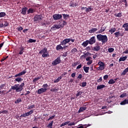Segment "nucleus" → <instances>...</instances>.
<instances>
[{
    "instance_id": "24",
    "label": "nucleus",
    "mask_w": 128,
    "mask_h": 128,
    "mask_svg": "<svg viewBox=\"0 0 128 128\" xmlns=\"http://www.w3.org/2000/svg\"><path fill=\"white\" fill-rule=\"evenodd\" d=\"M34 12H36V10H34V9L30 8L28 10L27 12L28 14H34Z\"/></svg>"
},
{
    "instance_id": "38",
    "label": "nucleus",
    "mask_w": 128,
    "mask_h": 128,
    "mask_svg": "<svg viewBox=\"0 0 128 128\" xmlns=\"http://www.w3.org/2000/svg\"><path fill=\"white\" fill-rule=\"evenodd\" d=\"M36 42V40H34L32 38H30L28 40V42H30V43H32V42Z\"/></svg>"
},
{
    "instance_id": "18",
    "label": "nucleus",
    "mask_w": 128,
    "mask_h": 128,
    "mask_svg": "<svg viewBox=\"0 0 128 128\" xmlns=\"http://www.w3.org/2000/svg\"><path fill=\"white\" fill-rule=\"evenodd\" d=\"M62 16H63V18L64 20H68V18H70V14H62Z\"/></svg>"
},
{
    "instance_id": "32",
    "label": "nucleus",
    "mask_w": 128,
    "mask_h": 128,
    "mask_svg": "<svg viewBox=\"0 0 128 128\" xmlns=\"http://www.w3.org/2000/svg\"><path fill=\"white\" fill-rule=\"evenodd\" d=\"M66 24L68 23L66 22V20H64L62 21V24L60 25V28H64V26H66Z\"/></svg>"
},
{
    "instance_id": "16",
    "label": "nucleus",
    "mask_w": 128,
    "mask_h": 128,
    "mask_svg": "<svg viewBox=\"0 0 128 128\" xmlns=\"http://www.w3.org/2000/svg\"><path fill=\"white\" fill-rule=\"evenodd\" d=\"M92 56V54L90 52H87L86 53H84V55L81 56L80 58H86V56Z\"/></svg>"
},
{
    "instance_id": "41",
    "label": "nucleus",
    "mask_w": 128,
    "mask_h": 128,
    "mask_svg": "<svg viewBox=\"0 0 128 128\" xmlns=\"http://www.w3.org/2000/svg\"><path fill=\"white\" fill-rule=\"evenodd\" d=\"M26 113H27V115L28 116H30V114H34V110H32L29 111L28 112H27Z\"/></svg>"
},
{
    "instance_id": "31",
    "label": "nucleus",
    "mask_w": 128,
    "mask_h": 128,
    "mask_svg": "<svg viewBox=\"0 0 128 128\" xmlns=\"http://www.w3.org/2000/svg\"><path fill=\"white\" fill-rule=\"evenodd\" d=\"M121 106H124L125 104H128V102L126 101V99L124 100L122 102L120 103Z\"/></svg>"
},
{
    "instance_id": "46",
    "label": "nucleus",
    "mask_w": 128,
    "mask_h": 128,
    "mask_svg": "<svg viewBox=\"0 0 128 128\" xmlns=\"http://www.w3.org/2000/svg\"><path fill=\"white\" fill-rule=\"evenodd\" d=\"M17 30H18V32H22V30H24V28L22 27V26L18 27L17 28Z\"/></svg>"
},
{
    "instance_id": "27",
    "label": "nucleus",
    "mask_w": 128,
    "mask_h": 128,
    "mask_svg": "<svg viewBox=\"0 0 128 128\" xmlns=\"http://www.w3.org/2000/svg\"><path fill=\"white\" fill-rule=\"evenodd\" d=\"M86 110V107H80L78 111V113L80 114V112H84V110Z\"/></svg>"
},
{
    "instance_id": "33",
    "label": "nucleus",
    "mask_w": 128,
    "mask_h": 128,
    "mask_svg": "<svg viewBox=\"0 0 128 128\" xmlns=\"http://www.w3.org/2000/svg\"><path fill=\"white\" fill-rule=\"evenodd\" d=\"M70 122V121H68L66 122H65L60 125V128H62V126H66V124H68Z\"/></svg>"
},
{
    "instance_id": "14",
    "label": "nucleus",
    "mask_w": 128,
    "mask_h": 128,
    "mask_svg": "<svg viewBox=\"0 0 128 128\" xmlns=\"http://www.w3.org/2000/svg\"><path fill=\"white\" fill-rule=\"evenodd\" d=\"M100 50V46L98 44H97L93 48V50H94V52H98Z\"/></svg>"
},
{
    "instance_id": "30",
    "label": "nucleus",
    "mask_w": 128,
    "mask_h": 128,
    "mask_svg": "<svg viewBox=\"0 0 128 128\" xmlns=\"http://www.w3.org/2000/svg\"><path fill=\"white\" fill-rule=\"evenodd\" d=\"M116 28H112L110 30H109V32H110L111 34H112L114 32H116Z\"/></svg>"
},
{
    "instance_id": "51",
    "label": "nucleus",
    "mask_w": 128,
    "mask_h": 128,
    "mask_svg": "<svg viewBox=\"0 0 128 128\" xmlns=\"http://www.w3.org/2000/svg\"><path fill=\"white\" fill-rule=\"evenodd\" d=\"M115 16H117L118 18H122V13H118L116 15L115 14Z\"/></svg>"
},
{
    "instance_id": "15",
    "label": "nucleus",
    "mask_w": 128,
    "mask_h": 128,
    "mask_svg": "<svg viewBox=\"0 0 128 128\" xmlns=\"http://www.w3.org/2000/svg\"><path fill=\"white\" fill-rule=\"evenodd\" d=\"M26 10H28V8L24 7L22 8L21 14L24 16H26Z\"/></svg>"
},
{
    "instance_id": "20",
    "label": "nucleus",
    "mask_w": 128,
    "mask_h": 128,
    "mask_svg": "<svg viewBox=\"0 0 128 128\" xmlns=\"http://www.w3.org/2000/svg\"><path fill=\"white\" fill-rule=\"evenodd\" d=\"M56 50H64V48L62 47V44L57 45L56 46Z\"/></svg>"
},
{
    "instance_id": "40",
    "label": "nucleus",
    "mask_w": 128,
    "mask_h": 128,
    "mask_svg": "<svg viewBox=\"0 0 128 128\" xmlns=\"http://www.w3.org/2000/svg\"><path fill=\"white\" fill-rule=\"evenodd\" d=\"M6 12H0V18H4V16H6Z\"/></svg>"
},
{
    "instance_id": "49",
    "label": "nucleus",
    "mask_w": 128,
    "mask_h": 128,
    "mask_svg": "<svg viewBox=\"0 0 128 128\" xmlns=\"http://www.w3.org/2000/svg\"><path fill=\"white\" fill-rule=\"evenodd\" d=\"M80 86H82V88H84V86H86V82H82V85L80 84Z\"/></svg>"
},
{
    "instance_id": "52",
    "label": "nucleus",
    "mask_w": 128,
    "mask_h": 128,
    "mask_svg": "<svg viewBox=\"0 0 128 128\" xmlns=\"http://www.w3.org/2000/svg\"><path fill=\"white\" fill-rule=\"evenodd\" d=\"M114 48H109L108 49V52H114Z\"/></svg>"
},
{
    "instance_id": "26",
    "label": "nucleus",
    "mask_w": 128,
    "mask_h": 128,
    "mask_svg": "<svg viewBox=\"0 0 128 128\" xmlns=\"http://www.w3.org/2000/svg\"><path fill=\"white\" fill-rule=\"evenodd\" d=\"M88 44H90L88 40H86V41H84L82 42V46H84V48H86Z\"/></svg>"
},
{
    "instance_id": "61",
    "label": "nucleus",
    "mask_w": 128,
    "mask_h": 128,
    "mask_svg": "<svg viewBox=\"0 0 128 128\" xmlns=\"http://www.w3.org/2000/svg\"><path fill=\"white\" fill-rule=\"evenodd\" d=\"M122 28H128V23H124L122 25Z\"/></svg>"
},
{
    "instance_id": "60",
    "label": "nucleus",
    "mask_w": 128,
    "mask_h": 128,
    "mask_svg": "<svg viewBox=\"0 0 128 128\" xmlns=\"http://www.w3.org/2000/svg\"><path fill=\"white\" fill-rule=\"evenodd\" d=\"M92 64V60H90L87 62V64L90 66V64Z\"/></svg>"
},
{
    "instance_id": "53",
    "label": "nucleus",
    "mask_w": 128,
    "mask_h": 128,
    "mask_svg": "<svg viewBox=\"0 0 128 128\" xmlns=\"http://www.w3.org/2000/svg\"><path fill=\"white\" fill-rule=\"evenodd\" d=\"M104 80H106L108 78V75H104L103 77Z\"/></svg>"
},
{
    "instance_id": "9",
    "label": "nucleus",
    "mask_w": 128,
    "mask_h": 128,
    "mask_svg": "<svg viewBox=\"0 0 128 128\" xmlns=\"http://www.w3.org/2000/svg\"><path fill=\"white\" fill-rule=\"evenodd\" d=\"M26 74V70H24L23 71L18 73V74H15L14 78H18V76H20L24 74Z\"/></svg>"
},
{
    "instance_id": "1",
    "label": "nucleus",
    "mask_w": 128,
    "mask_h": 128,
    "mask_svg": "<svg viewBox=\"0 0 128 128\" xmlns=\"http://www.w3.org/2000/svg\"><path fill=\"white\" fill-rule=\"evenodd\" d=\"M24 82H22L20 84H16L13 86H11V88L10 90L7 92V94L8 92H10L12 90H15L16 92H22V90H24Z\"/></svg>"
},
{
    "instance_id": "3",
    "label": "nucleus",
    "mask_w": 128,
    "mask_h": 128,
    "mask_svg": "<svg viewBox=\"0 0 128 128\" xmlns=\"http://www.w3.org/2000/svg\"><path fill=\"white\" fill-rule=\"evenodd\" d=\"M39 54H42V58H48V48H44L39 52Z\"/></svg>"
},
{
    "instance_id": "64",
    "label": "nucleus",
    "mask_w": 128,
    "mask_h": 128,
    "mask_svg": "<svg viewBox=\"0 0 128 128\" xmlns=\"http://www.w3.org/2000/svg\"><path fill=\"white\" fill-rule=\"evenodd\" d=\"M122 54H128V48L126 49L123 52Z\"/></svg>"
},
{
    "instance_id": "39",
    "label": "nucleus",
    "mask_w": 128,
    "mask_h": 128,
    "mask_svg": "<svg viewBox=\"0 0 128 128\" xmlns=\"http://www.w3.org/2000/svg\"><path fill=\"white\" fill-rule=\"evenodd\" d=\"M22 98H18V99H17L15 102L14 103L15 104H19V102H22Z\"/></svg>"
},
{
    "instance_id": "23",
    "label": "nucleus",
    "mask_w": 128,
    "mask_h": 128,
    "mask_svg": "<svg viewBox=\"0 0 128 128\" xmlns=\"http://www.w3.org/2000/svg\"><path fill=\"white\" fill-rule=\"evenodd\" d=\"M128 58V56H125L123 57H120V59L118 60L119 62H124Z\"/></svg>"
},
{
    "instance_id": "45",
    "label": "nucleus",
    "mask_w": 128,
    "mask_h": 128,
    "mask_svg": "<svg viewBox=\"0 0 128 128\" xmlns=\"http://www.w3.org/2000/svg\"><path fill=\"white\" fill-rule=\"evenodd\" d=\"M52 124H54V120H52L51 122H50L48 125V128H52Z\"/></svg>"
},
{
    "instance_id": "28",
    "label": "nucleus",
    "mask_w": 128,
    "mask_h": 128,
    "mask_svg": "<svg viewBox=\"0 0 128 128\" xmlns=\"http://www.w3.org/2000/svg\"><path fill=\"white\" fill-rule=\"evenodd\" d=\"M106 86L104 84L98 85L96 88V90H102V88H104Z\"/></svg>"
},
{
    "instance_id": "2",
    "label": "nucleus",
    "mask_w": 128,
    "mask_h": 128,
    "mask_svg": "<svg viewBox=\"0 0 128 128\" xmlns=\"http://www.w3.org/2000/svg\"><path fill=\"white\" fill-rule=\"evenodd\" d=\"M96 38L98 42H102V44H106L108 42V39L106 35H102V34H98L96 36Z\"/></svg>"
},
{
    "instance_id": "8",
    "label": "nucleus",
    "mask_w": 128,
    "mask_h": 128,
    "mask_svg": "<svg viewBox=\"0 0 128 128\" xmlns=\"http://www.w3.org/2000/svg\"><path fill=\"white\" fill-rule=\"evenodd\" d=\"M96 36H92L90 38L89 40H88V42H89V44H96Z\"/></svg>"
},
{
    "instance_id": "21",
    "label": "nucleus",
    "mask_w": 128,
    "mask_h": 128,
    "mask_svg": "<svg viewBox=\"0 0 128 128\" xmlns=\"http://www.w3.org/2000/svg\"><path fill=\"white\" fill-rule=\"evenodd\" d=\"M92 10H94V8H92V6H88V8L86 7V12H92Z\"/></svg>"
},
{
    "instance_id": "42",
    "label": "nucleus",
    "mask_w": 128,
    "mask_h": 128,
    "mask_svg": "<svg viewBox=\"0 0 128 128\" xmlns=\"http://www.w3.org/2000/svg\"><path fill=\"white\" fill-rule=\"evenodd\" d=\"M122 4H124V6H125L126 8H128V0H125V2H123L122 3Z\"/></svg>"
},
{
    "instance_id": "22",
    "label": "nucleus",
    "mask_w": 128,
    "mask_h": 128,
    "mask_svg": "<svg viewBox=\"0 0 128 128\" xmlns=\"http://www.w3.org/2000/svg\"><path fill=\"white\" fill-rule=\"evenodd\" d=\"M98 30V28H92L91 30H88V32L90 34H94V32H96Z\"/></svg>"
},
{
    "instance_id": "55",
    "label": "nucleus",
    "mask_w": 128,
    "mask_h": 128,
    "mask_svg": "<svg viewBox=\"0 0 128 128\" xmlns=\"http://www.w3.org/2000/svg\"><path fill=\"white\" fill-rule=\"evenodd\" d=\"M126 96V93H123L120 96V98H124Z\"/></svg>"
},
{
    "instance_id": "54",
    "label": "nucleus",
    "mask_w": 128,
    "mask_h": 128,
    "mask_svg": "<svg viewBox=\"0 0 128 128\" xmlns=\"http://www.w3.org/2000/svg\"><path fill=\"white\" fill-rule=\"evenodd\" d=\"M42 86V88H48V84H43Z\"/></svg>"
},
{
    "instance_id": "10",
    "label": "nucleus",
    "mask_w": 128,
    "mask_h": 128,
    "mask_svg": "<svg viewBox=\"0 0 128 128\" xmlns=\"http://www.w3.org/2000/svg\"><path fill=\"white\" fill-rule=\"evenodd\" d=\"M62 46H66V44H68L70 42V38H66L64 39L61 42Z\"/></svg>"
},
{
    "instance_id": "13",
    "label": "nucleus",
    "mask_w": 128,
    "mask_h": 128,
    "mask_svg": "<svg viewBox=\"0 0 128 128\" xmlns=\"http://www.w3.org/2000/svg\"><path fill=\"white\" fill-rule=\"evenodd\" d=\"M60 28V26L58 24H54L51 28V30H56V29L58 30Z\"/></svg>"
},
{
    "instance_id": "43",
    "label": "nucleus",
    "mask_w": 128,
    "mask_h": 128,
    "mask_svg": "<svg viewBox=\"0 0 128 128\" xmlns=\"http://www.w3.org/2000/svg\"><path fill=\"white\" fill-rule=\"evenodd\" d=\"M4 86H6V84H2L0 85V90H4Z\"/></svg>"
},
{
    "instance_id": "17",
    "label": "nucleus",
    "mask_w": 128,
    "mask_h": 128,
    "mask_svg": "<svg viewBox=\"0 0 128 128\" xmlns=\"http://www.w3.org/2000/svg\"><path fill=\"white\" fill-rule=\"evenodd\" d=\"M70 6H72V8L74 7L76 8V6H78V3L74 1H72L71 2H70Z\"/></svg>"
},
{
    "instance_id": "37",
    "label": "nucleus",
    "mask_w": 128,
    "mask_h": 128,
    "mask_svg": "<svg viewBox=\"0 0 128 128\" xmlns=\"http://www.w3.org/2000/svg\"><path fill=\"white\" fill-rule=\"evenodd\" d=\"M84 70L85 72L88 73V70H90V67H84Z\"/></svg>"
},
{
    "instance_id": "59",
    "label": "nucleus",
    "mask_w": 128,
    "mask_h": 128,
    "mask_svg": "<svg viewBox=\"0 0 128 128\" xmlns=\"http://www.w3.org/2000/svg\"><path fill=\"white\" fill-rule=\"evenodd\" d=\"M92 60V58L90 56H88L86 58V62H88V60Z\"/></svg>"
},
{
    "instance_id": "56",
    "label": "nucleus",
    "mask_w": 128,
    "mask_h": 128,
    "mask_svg": "<svg viewBox=\"0 0 128 128\" xmlns=\"http://www.w3.org/2000/svg\"><path fill=\"white\" fill-rule=\"evenodd\" d=\"M71 52H73V54H74V52H78V49H76V48H74L72 49Z\"/></svg>"
},
{
    "instance_id": "63",
    "label": "nucleus",
    "mask_w": 128,
    "mask_h": 128,
    "mask_svg": "<svg viewBox=\"0 0 128 128\" xmlns=\"http://www.w3.org/2000/svg\"><path fill=\"white\" fill-rule=\"evenodd\" d=\"M62 56H68V52H64V53H63Z\"/></svg>"
},
{
    "instance_id": "57",
    "label": "nucleus",
    "mask_w": 128,
    "mask_h": 128,
    "mask_svg": "<svg viewBox=\"0 0 128 128\" xmlns=\"http://www.w3.org/2000/svg\"><path fill=\"white\" fill-rule=\"evenodd\" d=\"M53 89L54 90V92H58V90H60V89L58 87H56L55 88H53Z\"/></svg>"
},
{
    "instance_id": "35",
    "label": "nucleus",
    "mask_w": 128,
    "mask_h": 128,
    "mask_svg": "<svg viewBox=\"0 0 128 128\" xmlns=\"http://www.w3.org/2000/svg\"><path fill=\"white\" fill-rule=\"evenodd\" d=\"M108 84H116V81H114V79H110V80H109Z\"/></svg>"
},
{
    "instance_id": "12",
    "label": "nucleus",
    "mask_w": 128,
    "mask_h": 128,
    "mask_svg": "<svg viewBox=\"0 0 128 128\" xmlns=\"http://www.w3.org/2000/svg\"><path fill=\"white\" fill-rule=\"evenodd\" d=\"M114 34L115 36V38H118V36H123L124 34V33H120V31L116 32L114 33Z\"/></svg>"
},
{
    "instance_id": "50",
    "label": "nucleus",
    "mask_w": 128,
    "mask_h": 128,
    "mask_svg": "<svg viewBox=\"0 0 128 128\" xmlns=\"http://www.w3.org/2000/svg\"><path fill=\"white\" fill-rule=\"evenodd\" d=\"M24 48H20V50L19 52V54H24Z\"/></svg>"
},
{
    "instance_id": "34",
    "label": "nucleus",
    "mask_w": 128,
    "mask_h": 128,
    "mask_svg": "<svg viewBox=\"0 0 128 128\" xmlns=\"http://www.w3.org/2000/svg\"><path fill=\"white\" fill-rule=\"evenodd\" d=\"M112 98H114V96H110L108 98H107V102L108 104H110L112 102L110 99Z\"/></svg>"
},
{
    "instance_id": "44",
    "label": "nucleus",
    "mask_w": 128,
    "mask_h": 128,
    "mask_svg": "<svg viewBox=\"0 0 128 128\" xmlns=\"http://www.w3.org/2000/svg\"><path fill=\"white\" fill-rule=\"evenodd\" d=\"M42 78L41 77H38L34 79L33 82H38V80H40Z\"/></svg>"
},
{
    "instance_id": "7",
    "label": "nucleus",
    "mask_w": 128,
    "mask_h": 128,
    "mask_svg": "<svg viewBox=\"0 0 128 128\" xmlns=\"http://www.w3.org/2000/svg\"><path fill=\"white\" fill-rule=\"evenodd\" d=\"M62 60H60V57L59 56L52 62V65L56 66V64H60Z\"/></svg>"
},
{
    "instance_id": "11",
    "label": "nucleus",
    "mask_w": 128,
    "mask_h": 128,
    "mask_svg": "<svg viewBox=\"0 0 128 128\" xmlns=\"http://www.w3.org/2000/svg\"><path fill=\"white\" fill-rule=\"evenodd\" d=\"M48 89L46 88H41L39 90H38V94H42L43 92H46Z\"/></svg>"
},
{
    "instance_id": "5",
    "label": "nucleus",
    "mask_w": 128,
    "mask_h": 128,
    "mask_svg": "<svg viewBox=\"0 0 128 128\" xmlns=\"http://www.w3.org/2000/svg\"><path fill=\"white\" fill-rule=\"evenodd\" d=\"M98 64L100 66L96 68L98 70H104L105 65L104 62L100 61L98 62Z\"/></svg>"
},
{
    "instance_id": "36",
    "label": "nucleus",
    "mask_w": 128,
    "mask_h": 128,
    "mask_svg": "<svg viewBox=\"0 0 128 128\" xmlns=\"http://www.w3.org/2000/svg\"><path fill=\"white\" fill-rule=\"evenodd\" d=\"M88 126H90V124H84V126H80L79 127H78L77 128H88Z\"/></svg>"
},
{
    "instance_id": "29",
    "label": "nucleus",
    "mask_w": 128,
    "mask_h": 128,
    "mask_svg": "<svg viewBox=\"0 0 128 128\" xmlns=\"http://www.w3.org/2000/svg\"><path fill=\"white\" fill-rule=\"evenodd\" d=\"M24 79H22V78L20 77H18L17 78H16L14 80V82H22Z\"/></svg>"
},
{
    "instance_id": "4",
    "label": "nucleus",
    "mask_w": 128,
    "mask_h": 128,
    "mask_svg": "<svg viewBox=\"0 0 128 128\" xmlns=\"http://www.w3.org/2000/svg\"><path fill=\"white\" fill-rule=\"evenodd\" d=\"M43 17L42 15H36L34 17V22H40L42 20Z\"/></svg>"
},
{
    "instance_id": "19",
    "label": "nucleus",
    "mask_w": 128,
    "mask_h": 128,
    "mask_svg": "<svg viewBox=\"0 0 128 128\" xmlns=\"http://www.w3.org/2000/svg\"><path fill=\"white\" fill-rule=\"evenodd\" d=\"M128 72V67L126 68L120 74V76H126Z\"/></svg>"
},
{
    "instance_id": "6",
    "label": "nucleus",
    "mask_w": 128,
    "mask_h": 128,
    "mask_svg": "<svg viewBox=\"0 0 128 128\" xmlns=\"http://www.w3.org/2000/svg\"><path fill=\"white\" fill-rule=\"evenodd\" d=\"M52 18L54 20H58L62 18V14H54Z\"/></svg>"
},
{
    "instance_id": "62",
    "label": "nucleus",
    "mask_w": 128,
    "mask_h": 128,
    "mask_svg": "<svg viewBox=\"0 0 128 128\" xmlns=\"http://www.w3.org/2000/svg\"><path fill=\"white\" fill-rule=\"evenodd\" d=\"M2 114H8V111L6 110H4L2 111Z\"/></svg>"
},
{
    "instance_id": "47",
    "label": "nucleus",
    "mask_w": 128,
    "mask_h": 128,
    "mask_svg": "<svg viewBox=\"0 0 128 128\" xmlns=\"http://www.w3.org/2000/svg\"><path fill=\"white\" fill-rule=\"evenodd\" d=\"M36 108V106L32 105L30 106H28V110H32V108Z\"/></svg>"
},
{
    "instance_id": "58",
    "label": "nucleus",
    "mask_w": 128,
    "mask_h": 128,
    "mask_svg": "<svg viewBox=\"0 0 128 128\" xmlns=\"http://www.w3.org/2000/svg\"><path fill=\"white\" fill-rule=\"evenodd\" d=\"M55 116H56V115H54V116H50L48 118V120H54V118Z\"/></svg>"
},
{
    "instance_id": "25",
    "label": "nucleus",
    "mask_w": 128,
    "mask_h": 128,
    "mask_svg": "<svg viewBox=\"0 0 128 128\" xmlns=\"http://www.w3.org/2000/svg\"><path fill=\"white\" fill-rule=\"evenodd\" d=\"M106 27H102L100 29V30L97 32V34H102V32H104L106 30Z\"/></svg>"
},
{
    "instance_id": "48",
    "label": "nucleus",
    "mask_w": 128,
    "mask_h": 128,
    "mask_svg": "<svg viewBox=\"0 0 128 128\" xmlns=\"http://www.w3.org/2000/svg\"><path fill=\"white\" fill-rule=\"evenodd\" d=\"M82 91H78V94H76V96H82Z\"/></svg>"
}]
</instances>
